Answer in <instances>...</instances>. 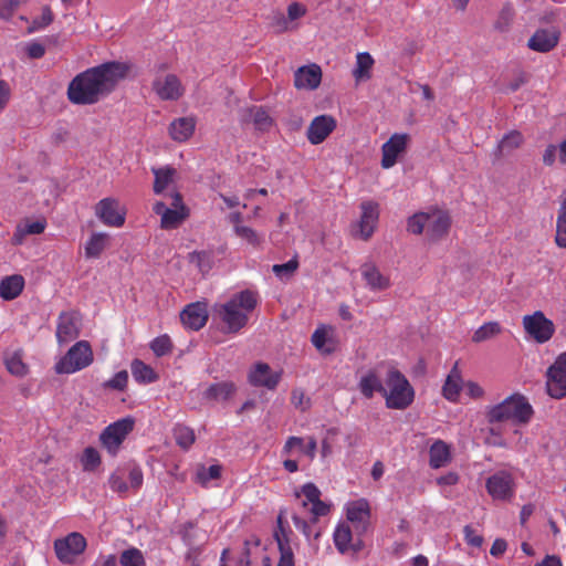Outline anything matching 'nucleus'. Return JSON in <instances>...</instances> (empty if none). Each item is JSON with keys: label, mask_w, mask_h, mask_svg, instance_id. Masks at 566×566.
I'll return each instance as SVG.
<instances>
[{"label": "nucleus", "mask_w": 566, "mask_h": 566, "mask_svg": "<svg viewBox=\"0 0 566 566\" xmlns=\"http://www.w3.org/2000/svg\"><path fill=\"white\" fill-rule=\"evenodd\" d=\"M129 66L107 62L77 74L67 86V99L74 105H93L111 94L127 75Z\"/></svg>", "instance_id": "1"}, {"label": "nucleus", "mask_w": 566, "mask_h": 566, "mask_svg": "<svg viewBox=\"0 0 566 566\" xmlns=\"http://www.w3.org/2000/svg\"><path fill=\"white\" fill-rule=\"evenodd\" d=\"M322 81V70L316 64L300 67L294 74V84L297 88L315 90Z\"/></svg>", "instance_id": "28"}, {"label": "nucleus", "mask_w": 566, "mask_h": 566, "mask_svg": "<svg viewBox=\"0 0 566 566\" xmlns=\"http://www.w3.org/2000/svg\"><path fill=\"white\" fill-rule=\"evenodd\" d=\"M485 442L492 447L506 448L507 443L495 428H490Z\"/></svg>", "instance_id": "62"}, {"label": "nucleus", "mask_w": 566, "mask_h": 566, "mask_svg": "<svg viewBox=\"0 0 566 566\" xmlns=\"http://www.w3.org/2000/svg\"><path fill=\"white\" fill-rule=\"evenodd\" d=\"M428 213L427 235L433 241L443 238L449 232L451 226L449 213L441 210H433Z\"/></svg>", "instance_id": "26"}, {"label": "nucleus", "mask_w": 566, "mask_h": 566, "mask_svg": "<svg viewBox=\"0 0 566 566\" xmlns=\"http://www.w3.org/2000/svg\"><path fill=\"white\" fill-rule=\"evenodd\" d=\"M554 241L558 248L566 249V198L560 202L557 211Z\"/></svg>", "instance_id": "44"}, {"label": "nucleus", "mask_w": 566, "mask_h": 566, "mask_svg": "<svg viewBox=\"0 0 566 566\" xmlns=\"http://www.w3.org/2000/svg\"><path fill=\"white\" fill-rule=\"evenodd\" d=\"M165 197L169 200V207L164 201H157L153 206V211L160 216L161 229H176L189 217V209L177 189L174 188Z\"/></svg>", "instance_id": "8"}, {"label": "nucleus", "mask_w": 566, "mask_h": 566, "mask_svg": "<svg viewBox=\"0 0 566 566\" xmlns=\"http://www.w3.org/2000/svg\"><path fill=\"white\" fill-rule=\"evenodd\" d=\"M281 379V373L272 371L266 363H258L249 374V381L255 387L274 389Z\"/></svg>", "instance_id": "25"}, {"label": "nucleus", "mask_w": 566, "mask_h": 566, "mask_svg": "<svg viewBox=\"0 0 566 566\" xmlns=\"http://www.w3.org/2000/svg\"><path fill=\"white\" fill-rule=\"evenodd\" d=\"M337 122L332 115H318L311 122L306 137L312 145L322 144L336 128Z\"/></svg>", "instance_id": "22"}, {"label": "nucleus", "mask_w": 566, "mask_h": 566, "mask_svg": "<svg viewBox=\"0 0 566 566\" xmlns=\"http://www.w3.org/2000/svg\"><path fill=\"white\" fill-rule=\"evenodd\" d=\"M135 420L132 417L122 418L108 424L101 433L99 441L102 447L111 454L116 457L123 442L133 431Z\"/></svg>", "instance_id": "11"}, {"label": "nucleus", "mask_w": 566, "mask_h": 566, "mask_svg": "<svg viewBox=\"0 0 566 566\" xmlns=\"http://www.w3.org/2000/svg\"><path fill=\"white\" fill-rule=\"evenodd\" d=\"M96 217L108 227L119 228L125 223L126 211L115 198H104L95 206Z\"/></svg>", "instance_id": "17"}, {"label": "nucleus", "mask_w": 566, "mask_h": 566, "mask_svg": "<svg viewBox=\"0 0 566 566\" xmlns=\"http://www.w3.org/2000/svg\"><path fill=\"white\" fill-rule=\"evenodd\" d=\"M166 67V64H160L158 72L165 71ZM151 87L158 98L165 102H176L180 99L186 92L181 80L174 73H158L153 81Z\"/></svg>", "instance_id": "12"}, {"label": "nucleus", "mask_w": 566, "mask_h": 566, "mask_svg": "<svg viewBox=\"0 0 566 566\" xmlns=\"http://www.w3.org/2000/svg\"><path fill=\"white\" fill-rule=\"evenodd\" d=\"M428 218V212L415 213L408 219L407 230L413 234H421L427 229Z\"/></svg>", "instance_id": "52"}, {"label": "nucleus", "mask_w": 566, "mask_h": 566, "mask_svg": "<svg viewBox=\"0 0 566 566\" xmlns=\"http://www.w3.org/2000/svg\"><path fill=\"white\" fill-rule=\"evenodd\" d=\"M298 268V261L296 258L291 259L283 264H274L272 268L273 273L279 277L291 276Z\"/></svg>", "instance_id": "55"}, {"label": "nucleus", "mask_w": 566, "mask_h": 566, "mask_svg": "<svg viewBox=\"0 0 566 566\" xmlns=\"http://www.w3.org/2000/svg\"><path fill=\"white\" fill-rule=\"evenodd\" d=\"M24 279L20 274L6 276L0 281V297L4 301L17 298L23 291Z\"/></svg>", "instance_id": "36"}, {"label": "nucleus", "mask_w": 566, "mask_h": 566, "mask_svg": "<svg viewBox=\"0 0 566 566\" xmlns=\"http://www.w3.org/2000/svg\"><path fill=\"white\" fill-rule=\"evenodd\" d=\"M134 379L139 384H151L158 379L155 370L139 359H135L130 366Z\"/></svg>", "instance_id": "42"}, {"label": "nucleus", "mask_w": 566, "mask_h": 566, "mask_svg": "<svg viewBox=\"0 0 566 566\" xmlns=\"http://www.w3.org/2000/svg\"><path fill=\"white\" fill-rule=\"evenodd\" d=\"M271 24L277 33H282L291 29L290 21L281 12H277L273 15Z\"/></svg>", "instance_id": "61"}, {"label": "nucleus", "mask_w": 566, "mask_h": 566, "mask_svg": "<svg viewBox=\"0 0 566 566\" xmlns=\"http://www.w3.org/2000/svg\"><path fill=\"white\" fill-rule=\"evenodd\" d=\"M462 389V377L461 373L458 368V364H455L450 370L444 385L442 387L443 397L452 402L458 401L460 391Z\"/></svg>", "instance_id": "37"}, {"label": "nucleus", "mask_w": 566, "mask_h": 566, "mask_svg": "<svg viewBox=\"0 0 566 566\" xmlns=\"http://www.w3.org/2000/svg\"><path fill=\"white\" fill-rule=\"evenodd\" d=\"M128 373L120 370L116 373L111 379L104 382L105 388L123 391L127 387Z\"/></svg>", "instance_id": "54"}, {"label": "nucleus", "mask_w": 566, "mask_h": 566, "mask_svg": "<svg viewBox=\"0 0 566 566\" xmlns=\"http://www.w3.org/2000/svg\"><path fill=\"white\" fill-rule=\"evenodd\" d=\"M19 4V0H0V18L10 19Z\"/></svg>", "instance_id": "59"}, {"label": "nucleus", "mask_w": 566, "mask_h": 566, "mask_svg": "<svg viewBox=\"0 0 566 566\" xmlns=\"http://www.w3.org/2000/svg\"><path fill=\"white\" fill-rule=\"evenodd\" d=\"M86 548L85 537L77 533H70L63 538L54 541V551L57 559L65 564H72Z\"/></svg>", "instance_id": "16"}, {"label": "nucleus", "mask_w": 566, "mask_h": 566, "mask_svg": "<svg viewBox=\"0 0 566 566\" xmlns=\"http://www.w3.org/2000/svg\"><path fill=\"white\" fill-rule=\"evenodd\" d=\"M334 544L337 551L345 554L349 551L353 533L347 524H339L334 531Z\"/></svg>", "instance_id": "43"}, {"label": "nucleus", "mask_w": 566, "mask_h": 566, "mask_svg": "<svg viewBox=\"0 0 566 566\" xmlns=\"http://www.w3.org/2000/svg\"><path fill=\"white\" fill-rule=\"evenodd\" d=\"M360 218L353 226V234L363 241H368L375 233L379 221V205L374 200H366L360 203Z\"/></svg>", "instance_id": "13"}, {"label": "nucleus", "mask_w": 566, "mask_h": 566, "mask_svg": "<svg viewBox=\"0 0 566 566\" xmlns=\"http://www.w3.org/2000/svg\"><path fill=\"white\" fill-rule=\"evenodd\" d=\"M94 361V353L87 340H78L69 348L66 354L55 364L56 374L70 375L91 366Z\"/></svg>", "instance_id": "9"}, {"label": "nucleus", "mask_w": 566, "mask_h": 566, "mask_svg": "<svg viewBox=\"0 0 566 566\" xmlns=\"http://www.w3.org/2000/svg\"><path fill=\"white\" fill-rule=\"evenodd\" d=\"M410 136L406 133L394 134L381 146V167L389 169L394 167L402 154L406 153Z\"/></svg>", "instance_id": "18"}, {"label": "nucleus", "mask_w": 566, "mask_h": 566, "mask_svg": "<svg viewBox=\"0 0 566 566\" xmlns=\"http://www.w3.org/2000/svg\"><path fill=\"white\" fill-rule=\"evenodd\" d=\"M360 273L366 285L371 291H384L390 286V279L384 275L374 263H365L360 268Z\"/></svg>", "instance_id": "29"}, {"label": "nucleus", "mask_w": 566, "mask_h": 566, "mask_svg": "<svg viewBox=\"0 0 566 566\" xmlns=\"http://www.w3.org/2000/svg\"><path fill=\"white\" fill-rule=\"evenodd\" d=\"M524 143V137L518 130H511L499 142L495 155L497 157L509 155L520 148Z\"/></svg>", "instance_id": "39"}, {"label": "nucleus", "mask_w": 566, "mask_h": 566, "mask_svg": "<svg viewBox=\"0 0 566 566\" xmlns=\"http://www.w3.org/2000/svg\"><path fill=\"white\" fill-rule=\"evenodd\" d=\"M6 367L8 371L17 377H23L28 373V367L22 360L20 353H13L6 358Z\"/></svg>", "instance_id": "51"}, {"label": "nucleus", "mask_w": 566, "mask_h": 566, "mask_svg": "<svg viewBox=\"0 0 566 566\" xmlns=\"http://www.w3.org/2000/svg\"><path fill=\"white\" fill-rule=\"evenodd\" d=\"M54 15L50 7L45 6L42 9L40 17L35 18L32 22L31 31L41 30L46 28L53 22Z\"/></svg>", "instance_id": "56"}, {"label": "nucleus", "mask_w": 566, "mask_h": 566, "mask_svg": "<svg viewBox=\"0 0 566 566\" xmlns=\"http://www.w3.org/2000/svg\"><path fill=\"white\" fill-rule=\"evenodd\" d=\"M464 541L468 545L480 548L483 544V537L472 525H465L463 528Z\"/></svg>", "instance_id": "57"}, {"label": "nucleus", "mask_w": 566, "mask_h": 566, "mask_svg": "<svg viewBox=\"0 0 566 566\" xmlns=\"http://www.w3.org/2000/svg\"><path fill=\"white\" fill-rule=\"evenodd\" d=\"M258 305V293L251 290L241 291L223 304L216 305L214 313L224 325V332L239 333L249 321V315Z\"/></svg>", "instance_id": "2"}, {"label": "nucleus", "mask_w": 566, "mask_h": 566, "mask_svg": "<svg viewBox=\"0 0 566 566\" xmlns=\"http://www.w3.org/2000/svg\"><path fill=\"white\" fill-rule=\"evenodd\" d=\"M81 317L76 312H62L56 323V339L59 344L69 343L80 335Z\"/></svg>", "instance_id": "20"}, {"label": "nucleus", "mask_w": 566, "mask_h": 566, "mask_svg": "<svg viewBox=\"0 0 566 566\" xmlns=\"http://www.w3.org/2000/svg\"><path fill=\"white\" fill-rule=\"evenodd\" d=\"M534 416V409L527 398L518 392L512 394L503 401L491 406L485 412L489 423L511 421L515 426L530 423Z\"/></svg>", "instance_id": "6"}, {"label": "nucleus", "mask_w": 566, "mask_h": 566, "mask_svg": "<svg viewBox=\"0 0 566 566\" xmlns=\"http://www.w3.org/2000/svg\"><path fill=\"white\" fill-rule=\"evenodd\" d=\"M311 342L323 355H331L337 348V342L334 338V327L329 325H319L312 334Z\"/></svg>", "instance_id": "27"}, {"label": "nucleus", "mask_w": 566, "mask_h": 566, "mask_svg": "<svg viewBox=\"0 0 566 566\" xmlns=\"http://www.w3.org/2000/svg\"><path fill=\"white\" fill-rule=\"evenodd\" d=\"M46 228V221L44 219L30 220L25 219L21 221L13 232L12 244L21 245L28 235L41 234Z\"/></svg>", "instance_id": "31"}, {"label": "nucleus", "mask_w": 566, "mask_h": 566, "mask_svg": "<svg viewBox=\"0 0 566 566\" xmlns=\"http://www.w3.org/2000/svg\"><path fill=\"white\" fill-rule=\"evenodd\" d=\"M150 348L157 357L168 355L172 349V343L168 335H160L153 339Z\"/></svg>", "instance_id": "53"}, {"label": "nucleus", "mask_w": 566, "mask_h": 566, "mask_svg": "<svg viewBox=\"0 0 566 566\" xmlns=\"http://www.w3.org/2000/svg\"><path fill=\"white\" fill-rule=\"evenodd\" d=\"M486 490L494 500H509L514 494V481L510 473L500 471L486 480Z\"/></svg>", "instance_id": "21"}, {"label": "nucleus", "mask_w": 566, "mask_h": 566, "mask_svg": "<svg viewBox=\"0 0 566 566\" xmlns=\"http://www.w3.org/2000/svg\"><path fill=\"white\" fill-rule=\"evenodd\" d=\"M451 447L443 440H436L429 449V465L432 469H440L450 463Z\"/></svg>", "instance_id": "34"}, {"label": "nucleus", "mask_w": 566, "mask_h": 566, "mask_svg": "<svg viewBox=\"0 0 566 566\" xmlns=\"http://www.w3.org/2000/svg\"><path fill=\"white\" fill-rule=\"evenodd\" d=\"M242 122L253 123L255 129L260 132H268L274 124L273 118L270 116L266 108L263 106H250L243 109Z\"/></svg>", "instance_id": "30"}, {"label": "nucleus", "mask_w": 566, "mask_h": 566, "mask_svg": "<svg viewBox=\"0 0 566 566\" xmlns=\"http://www.w3.org/2000/svg\"><path fill=\"white\" fill-rule=\"evenodd\" d=\"M180 319L185 327L199 331L208 321L207 305L201 302L188 304L180 313Z\"/></svg>", "instance_id": "24"}, {"label": "nucleus", "mask_w": 566, "mask_h": 566, "mask_svg": "<svg viewBox=\"0 0 566 566\" xmlns=\"http://www.w3.org/2000/svg\"><path fill=\"white\" fill-rule=\"evenodd\" d=\"M358 389L366 399H371L375 392L382 395V391H385V386L377 369H369L365 375L360 377Z\"/></svg>", "instance_id": "33"}, {"label": "nucleus", "mask_w": 566, "mask_h": 566, "mask_svg": "<svg viewBox=\"0 0 566 566\" xmlns=\"http://www.w3.org/2000/svg\"><path fill=\"white\" fill-rule=\"evenodd\" d=\"M174 437L176 443L185 450L189 449L196 440L193 430L182 424H178L175 427Z\"/></svg>", "instance_id": "46"}, {"label": "nucleus", "mask_w": 566, "mask_h": 566, "mask_svg": "<svg viewBox=\"0 0 566 566\" xmlns=\"http://www.w3.org/2000/svg\"><path fill=\"white\" fill-rule=\"evenodd\" d=\"M119 564L122 566H146V560L140 549L130 547L122 552Z\"/></svg>", "instance_id": "49"}, {"label": "nucleus", "mask_w": 566, "mask_h": 566, "mask_svg": "<svg viewBox=\"0 0 566 566\" xmlns=\"http://www.w3.org/2000/svg\"><path fill=\"white\" fill-rule=\"evenodd\" d=\"M151 172L155 177L153 190L156 195H163L165 190L169 189L177 177V170L171 166L153 167Z\"/></svg>", "instance_id": "35"}, {"label": "nucleus", "mask_w": 566, "mask_h": 566, "mask_svg": "<svg viewBox=\"0 0 566 566\" xmlns=\"http://www.w3.org/2000/svg\"><path fill=\"white\" fill-rule=\"evenodd\" d=\"M11 97V88L4 80H0V111H3Z\"/></svg>", "instance_id": "63"}, {"label": "nucleus", "mask_w": 566, "mask_h": 566, "mask_svg": "<svg viewBox=\"0 0 566 566\" xmlns=\"http://www.w3.org/2000/svg\"><path fill=\"white\" fill-rule=\"evenodd\" d=\"M101 455L99 452L93 448L87 447L84 449L83 454L81 457V463L84 471L93 472L101 465Z\"/></svg>", "instance_id": "50"}, {"label": "nucleus", "mask_w": 566, "mask_h": 566, "mask_svg": "<svg viewBox=\"0 0 566 566\" xmlns=\"http://www.w3.org/2000/svg\"><path fill=\"white\" fill-rule=\"evenodd\" d=\"M307 12V9L304 4L300 2H292L287 7V20L290 23L294 20H297L302 17H304Z\"/></svg>", "instance_id": "60"}, {"label": "nucleus", "mask_w": 566, "mask_h": 566, "mask_svg": "<svg viewBox=\"0 0 566 566\" xmlns=\"http://www.w3.org/2000/svg\"><path fill=\"white\" fill-rule=\"evenodd\" d=\"M222 468L219 464H212L209 468L201 465L196 472V482L202 486H207L211 480H217L221 476Z\"/></svg>", "instance_id": "48"}, {"label": "nucleus", "mask_w": 566, "mask_h": 566, "mask_svg": "<svg viewBox=\"0 0 566 566\" xmlns=\"http://www.w3.org/2000/svg\"><path fill=\"white\" fill-rule=\"evenodd\" d=\"M27 54L31 59H41L45 54V48L39 42H31L27 46Z\"/></svg>", "instance_id": "64"}, {"label": "nucleus", "mask_w": 566, "mask_h": 566, "mask_svg": "<svg viewBox=\"0 0 566 566\" xmlns=\"http://www.w3.org/2000/svg\"><path fill=\"white\" fill-rule=\"evenodd\" d=\"M108 483H109V488L114 492H117L119 494H125L128 490V485L125 482L124 475L119 471L114 472L109 476Z\"/></svg>", "instance_id": "58"}, {"label": "nucleus", "mask_w": 566, "mask_h": 566, "mask_svg": "<svg viewBox=\"0 0 566 566\" xmlns=\"http://www.w3.org/2000/svg\"><path fill=\"white\" fill-rule=\"evenodd\" d=\"M196 119L192 116L179 117L169 125V136L178 143L188 140L195 133Z\"/></svg>", "instance_id": "32"}, {"label": "nucleus", "mask_w": 566, "mask_h": 566, "mask_svg": "<svg viewBox=\"0 0 566 566\" xmlns=\"http://www.w3.org/2000/svg\"><path fill=\"white\" fill-rule=\"evenodd\" d=\"M546 390L554 399L566 397V353L558 355L546 373Z\"/></svg>", "instance_id": "15"}, {"label": "nucleus", "mask_w": 566, "mask_h": 566, "mask_svg": "<svg viewBox=\"0 0 566 566\" xmlns=\"http://www.w3.org/2000/svg\"><path fill=\"white\" fill-rule=\"evenodd\" d=\"M108 243V234L96 232L93 233L85 244V256L87 259H97L106 249Z\"/></svg>", "instance_id": "41"}, {"label": "nucleus", "mask_w": 566, "mask_h": 566, "mask_svg": "<svg viewBox=\"0 0 566 566\" xmlns=\"http://www.w3.org/2000/svg\"><path fill=\"white\" fill-rule=\"evenodd\" d=\"M522 323L526 334L538 344L548 342L555 333L554 323L542 311L525 315Z\"/></svg>", "instance_id": "14"}, {"label": "nucleus", "mask_w": 566, "mask_h": 566, "mask_svg": "<svg viewBox=\"0 0 566 566\" xmlns=\"http://www.w3.org/2000/svg\"><path fill=\"white\" fill-rule=\"evenodd\" d=\"M235 392V386L231 381H221L210 385L205 391V398L216 401L228 400Z\"/></svg>", "instance_id": "38"}, {"label": "nucleus", "mask_w": 566, "mask_h": 566, "mask_svg": "<svg viewBox=\"0 0 566 566\" xmlns=\"http://www.w3.org/2000/svg\"><path fill=\"white\" fill-rule=\"evenodd\" d=\"M374 59L368 52H360L356 55V65L353 70V76L356 82L366 81L371 77V69L374 66Z\"/></svg>", "instance_id": "40"}, {"label": "nucleus", "mask_w": 566, "mask_h": 566, "mask_svg": "<svg viewBox=\"0 0 566 566\" xmlns=\"http://www.w3.org/2000/svg\"><path fill=\"white\" fill-rule=\"evenodd\" d=\"M295 497L300 499L304 496L301 501V507L310 513V521H306L298 514L292 515V521L296 530H298L305 538L311 543L312 539L316 541L321 532H313L312 525L316 524L322 516H326L331 512V504L325 503L321 500V490L312 482L305 483L302 485L300 491H295Z\"/></svg>", "instance_id": "3"}, {"label": "nucleus", "mask_w": 566, "mask_h": 566, "mask_svg": "<svg viewBox=\"0 0 566 566\" xmlns=\"http://www.w3.org/2000/svg\"><path fill=\"white\" fill-rule=\"evenodd\" d=\"M560 33L557 29H538L528 39L527 46L535 52L546 53L558 44Z\"/></svg>", "instance_id": "23"}, {"label": "nucleus", "mask_w": 566, "mask_h": 566, "mask_svg": "<svg viewBox=\"0 0 566 566\" xmlns=\"http://www.w3.org/2000/svg\"><path fill=\"white\" fill-rule=\"evenodd\" d=\"M502 333V326L497 322H488L480 326L472 336L473 343L489 340Z\"/></svg>", "instance_id": "45"}, {"label": "nucleus", "mask_w": 566, "mask_h": 566, "mask_svg": "<svg viewBox=\"0 0 566 566\" xmlns=\"http://www.w3.org/2000/svg\"><path fill=\"white\" fill-rule=\"evenodd\" d=\"M370 515V505L366 499H358L346 504V517L359 534L368 530Z\"/></svg>", "instance_id": "19"}, {"label": "nucleus", "mask_w": 566, "mask_h": 566, "mask_svg": "<svg viewBox=\"0 0 566 566\" xmlns=\"http://www.w3.org/2000/svg\"><path fill=\"white\" fill-rule=\"evenodd\" d=\"M285 513V510H280L276 517V527L273 532V537L280 552L277 566H295L294 552L292 547L293 531L286 521ZM263 566H271L270 557H264Z\"/></svg>", "instance_id": "10"}, {"label": "nucleus", "mask_w": 566, "mask_h": 566, "mask_svg": "<svg viewBox=\"0 0 566 566\" xmlns=\"http://www.w3.org/2000/svg\"><path fill=\"white\" fill-rule=\"evenodd\" d=\"M295 497L300 499L304 496L301 501V507L310 513V521H306L298 514L292 515V521L296 530H298L305 538L311 543L312 539L316 541L321 532H313L312 525L316 524L322 516H326L331 512V504L325 503L321 500V490L312 482L305 483L302 485L300 491H295Z\"/></svg>", "instance_id": "5"}, {"label": "nucleus", "mask_w": 566, "mask_h": 566, "mask_svg": "<svg viewBox=\"0 0 566 566\" xmlns=\"http://www.w3.org/2000/svg\"><path fill=\"white\" fill-rule=\"evenodd\" d=\"M385 398L386 407L389 409L405 410L415 400V389L406 376L397 368L388 369L385 378Z\"/></svg>", "instance_id": "7"}, {"label": "nucleus", "mask_w": 566, "mask_h": 566, "mask_svg": "<svg viewBox=\"0 0 566 566\" xmlns=\"http://www.w3.org/2000/svg\"><path fill=\"white\" fill-rule=\"evenodd\" d=\"M295 497L300 499L304 496L301 501V507L310 513V521H306L298 514L292 515V521L296 530H298L305 538L311 543L312 539L316 541L321 532H313L312 525L316 524L322 516H326L331 512V504L325 503L321 500V490L312 482L305 483L302 485L300 491H295Z\"/></svg>", "instance_id": "4"}, {"label": "nucleus", "mask_w": 566, "mask_h": 566, "mask_svg": "<svg viewBox=\"0 0 566 566\" xmlns=\"http://www.w3.org/2000/svg\"><path fill=\"white\" fill-rule=\"evenodd\" d=\"M234 233L254 249L260 248L263 243V237L250 227H234Z\"/></svg>", "instance_id": "47"}]
</instances>
